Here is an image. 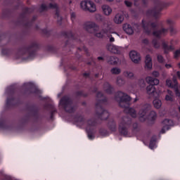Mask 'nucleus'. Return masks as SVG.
Listing matches in <instances>:
<instances>
[{
  "label": "nucleus",
  "mask_w": 180,
  "mask_h": 180,
  "mask_svg": "<svg viewBox=\"0 0 180 180\" xmlns=\"http://www.w3.org/2000/svg\"><path fill=\"white\" fill-rule=\"evenodd\" d=\"M154 6L148 10L146 12L147 16H150V18H154L155 21H146L142 20V27L143 29L146 33V34H153L155 38L152 41V44L155 49H160L161 46L162 42V49L165 54H169L170 51H173L174 48L172 45H168V44L161 39L162 36H165L168 33V30L170 32L171 36L176 34L177 31L175 27H174V20L172 19H167V23L169 26V28L162 27L158 29V20L161 17V12L164 11L166 8L169 6V3H165L161 0H153Z\"/></svg>",
  "instance_id": "nucleus-1"
},
{
  "label": "nucleus",
  "mask_w": 180,
  "mask_h": 180,
  "mask_svg": "<svg viewBox=\"0 0 180 180\" xmlns=\"http://www.w3.org/2000/svg\"><path fill=\"white\" fill-rule=\"evenodd\" d=\"M115 100L118 103L120 108H124V112L130 115L131 117H137V112L132 108H130L131 97L122 91H118L115 94Z\"/></svg>",
  "instance_id": "nucleus-2"
},
{
  "label": "nucleus",
  "mask_w": 180,
  "mask_h": 180,
  "mask_svg": "<svg viewBox=\"0 0 180 180\" xmlns=\"http://www.w3.org/2000/svg\"><path fill=\"white\" fill-rule=\"evenodd\" d=\"M34 12V6L31 8H25L22 9V13L20 14V16L15 22V25H22L25 29H29L34 23V21L37 19V15H34L30 20L29 18V15Z\"/></svg>",
  "instance_id": "nucleus-3"
},
{
  "label": "nucleus",
  "mask_w": 180,
  "mask_h": 180,
  "mask_svg": "<svg viewBox=\"0 0 180 180\" xmlns=\"http://www.w3.org/2000/svg\"><path fill=\"white\" fill-rule=\"evenodd\" d=\"M96 97L98 100L96 103V115L100 120H107L109 117V112L103 109V105H106L108 98L101 91L97 93Z\"/></svg>",
  "instance_id": "nucleus-4"
},
{
  "label": "nucleus",
  "mask_w": 180,
  "mask_h": 180,
  "mask_svg": "<svg viewBox=\"0 0 180 180\" xmlns=\"http://www.w3.org/2000/svg\"><path fill=\"white\" fill-rule=\"evenodd\" d=\"M39 49V44L32 42L30 46H23L18 49V56L24 60H33L36 52Z\"/></svg>",
  "instance_id": "nucleus-5"
},
{
  "label": "nucleus",
  "mask_w": 180,
  "mask_h": 180,
  "mask_svg": "<svg viewBox=\"0 0 180 180\" xmlns=\"http://www.w3.org/2000/svg\"><path fill=\"white\" fill-rule=\"evenodd\" d=\"M27 110L28 114L23 116L20 119V123L22 124H26L30 120V119H33V120H39V117H40V114H39V108L35 105H28L27 107Z\"/></svg>",
  "instance_id": "nucleus-6"
},
{
  "label": "nucleus",
  "mask_w": 180,
  "mask_h": 180,
  "mask_svg": "<svg viewBox=\"0 0 180 180\" xmlns=\"http://www.w3.org/2000/svg\"><path fill=\"white\" fill-rule=\"evenodd\" d=\"M146 82L149 84V85L146 87V92L150 98H158V93L155 89V86L160 84V80L153 77H147Z\"/></svg>",
  "instance_id": "nucleus-7"
},
{
  "label": "nucleus",
  "mask_w": 180,
  "mask_h": 180,
  "mask_svg": "<svg viewBox=\"0 0 180 180\" xmlns=\"http://www.w3.org/2000/svg\"><path fill=\"white\" fill-rule=\"evenodd\" d=\"M60 104L68 113H74L77 109V104L69 96H64L60 101Z\"/></svg>",
  "instance_id": "nucleus-8"
},
{
  "label": "nucleus",
  "mask_w": 180,
  "mask_h": 180,
  "mask_svg": "<svg viewBox=\"0 0 180 180\" xmlns=\"http://www.w3.org/2000/svg\"><path fill=\"white\" fill-rule=\"evenodd\" d=\"M130 126H131V118L128 115L122 117L119 124L120 134L124 137H127Z\"/></svg>",
  "instance_id": "nucleus-9"
},
{
  "label": "nucleus",
  "mask_w": 180,
  "mask_h": 180,
  "mask_svg": "<svg viewBox=\"0 0 180 180\" xmlns=\"http://www.w3.org/2000/svg\"><path fill=\"white\" fill-rule=\"evenodd\" d=\"M6 93L8 95L6 100L7 108H13V106H18V105H20V98L15 96V88L12 86L8 87L6 90Z\"/></svg>",
  "instance_id": "nucleus-10"
},
{
  "label": "nucleus",
  "mask_w": 180,
  "mask_h": 180,
  "mask_svg": "<svg viewBox=\"0 0 180 180\" xmlns=\"http://www.w3.org/2000/svg\"><path fill=\"white\" fill-rule=\"evenodd\" d=\"M97 123L98 122L95 118H91L87 121V127L86 128V131L89 140H94V139H95V130L93 127H95Z\"/></svg>",
  "instance_id": "nucleus-11"
},
{
  "label": "nucleus",
  "mask_w": 180,
  "mask_h": 180,
  "mask_svg": "<svg viewBox=\"0 0 180 180\" xmlns=\"http://www.w3.org/2000/svg\"><path fill=\"white\" fill-rule=\"evenodd\" d=\"M141 109L139 112V120L141 122L146 121V115L148 112V111L151 109V105L148 103H143L141 105Z\"/></svg>",
  "instance_id": "nucleus-12"
},
{
  "label": "nucleus",
  "mask_w": 180,
  "mask_h": 180,
  "mask_svg": "<svg viewBox=\"0 0 180 180\" xmlns=\"http://www.w3.org/2000/svg\"><path fill=\"white\" fill-rule=\"evenodd\" d=\"M80 6L82 9H84L85 11H89V12L93 13L96 11V6H95V4L89 0L82 1L80 4Z\"/></svg>",
  "instance_id": "nucleus-13"
},
{
  "label": "nucleus",
  "mask_w": 180,
  "mask_h": 180,
  "mask_svg": "<svg viewBox=\"0 0 180 180\" xmlns=\"http://www.w3.org/2000/svg\"><path fill=\"white\" fill-rule=\"evenodd\" d=\"M62 34L65 39H68L65 43V47H71L72 40H78V38L75 37V34H73L72 31L63 32Z\"/></svg>",
  "instance_id": "nucleus-14"
},
{
  "label": "nucleus",
  "mask_w": 180,
  "mask_h": 180,
  "mask_svg": "<svg viewBox=\"0 0 180 180\" xmlns=\"http://www.w3.org/2000/svg\"><path fill=\"white\" fill-rule=\"evenodd\" d=\"M49 8L51 9H56L55 18L57 19V23L59 26L63 25V17L60 16V9H58V5L57 4H49Z\"/></svg>",
  "instance_id": "nucleus-15"
},
{
  "label": "nucleus",
  "mask_w": 180,
  "mask_h": 180,
  "mask_svg": "<svg viewBox=\"0 0 180 180\" xmlns=\"http://www.w3.org/2000/svg\"><path fill=\"white\" fill-rule=\"evenodd\" d=\"M84 28L88 33H96L99 30V27L95 22H88L84 25Z\"/></svg>",
  "instance_id": "nucleus-16"
},
{
  "label": "nucleus",
  "mask_w": 180,
  "mask_h": 180,
  "mask_svg": "<svg viewBox=\"0 0 180 180\" xmlns=\"http://www.w3.org/2000/svg\"><path fill=\"white\" fill-rule=\"evenodd\" d=\"M25 95H30L32 94H36L37 95H39V94H41V92L39 89L34 86V85L31 83H28L27 84V90L25 91Z\"/></svg>",
  "instance_id": "nucleus-17"
},
{
  "label": "nucleus",
  "mask_w": 180,
  "mask_h": 180,
  "mask_svg": "<svg viewBox=\"0 0 180 180\" xmlns=\"http://www.w3.org/2000/svg\"><path fill=\"white\" fill-rule=\"evenodd\" d=\"M129 57L131 61H133V63H134L135 64H139V63L141 61V56H140V53H139L136 51H130Z\"/></svg>",
  "instance_id": "nucleus-18"
},
{
  "label": "nucleus",
  "mask_w": 180,
  "mask_h": 180,
  "mask_svg": "<svg viewBox=\"0 0 180 180\" xmlns=\"http://www.w3.org/2000/svg\"><path fill=\"white\" fill-rule=\"evenodd\" d=\"M107 49L108 51H110V53H113V54H120V49H119V47L115 45H107Z\"/></svg>",
  "instance_id": "nucleus-19"
},
{
  "label": "nucleus",
  "mask_w": 180,
  "mask_h": 180,
  "mask_svg": "<svg viewBox=\"0 0 180 180\" xmlns=\"http://www.w3.org/2000/svg\"><path fill=\"white\" fill-rule=\"evenodd\" d=\"M123 30L127 34H133V33H134V30L130 24H124L123 25Z\"/></svg>",
  "instance_id": "nucleus-20"
},
{
  "label": "nucleus",
  "mask_w": 180,
  "mask_h": 180,
  "mask_svg": "<svg viewBox=\"0 0 180 180\" xmlns=\"http://www.w3.org/2000/svg\"><path fill=\"white\" fill-rule=\"evenodd\" d=\"M145 67L148 68V70H151L153 68V59L150 55H147L145 59Z\"/></svg>",
  "instance_id": "nucleus-21"
},
{
  "label": "nucleus",
  "mask_w": 180,
  "mask_h": 180,
  "mask_svg": "<svg viewBox=\"0 0 180 180\" xmlns=\"http://www.w3.org/2000/svg\"><path fill=\"white\" fill-rule=\"evenodd\" d=\"M107 62L111 65H116L119 63V58L116 56H107Z\"/></svg>",
  "instance_id": "nucleus-22"
},
{
  "label": "nucleus",
  "mask_w": 180,
  "mask_h": 180,
  "mask_svg": "<svg viewBox=\"0 0 180 180\" xmlns=\"http://www.w3.org/2000/svg\"><path fill=\"white\" fill-rule=\"evenodd\" d=\"M124 20V15L122 14H117L114 18V22L115 23H117V25H120L123 21Z\"/></svg>",
  "instance_id": "nucleus-23"
},
{
  "label": "nucleus",
  "mask_w": 180,
  "mask_h": 180,
  "mask_svg": "<svg viewBox=\"0 0 180 180\" xmlns=\"http://www.w3.org/2000/svg\"><path fill=\"white\" fill-rule=\"evenodd\" d=\"M103 88L104 91L106 92V94H108V95H110L113 93V87H112V86H110L109 83H104Z\"/></svg>",
  "instance_id": "nucleus-24"
},
{
  "label": "nucleus",
  "mask_w": 180,
  "mask_h": 180,
  "mask_svg": "<svg viewBox=\"0 0 180 180\" xmlns=\"http://www.w3.org/2000/svg\"><path fill=\"white\" fill-rule=\"evenodd\" d=\"M75 122H76V123H81V124H84V123H85V118H84V116L77 114L75 117Z\"/></svg>",
  "instance_id": "nucleus-25"
},
{
  "label": "nucleus",
  "mask_w": 180,
  "mask_h": 180,
  "mask_svg": "<svg viewBox=\"0 0 180 180\" xmlns=\"http://www.w3.org/2000/svg\"><path fill=\"white\" fill-rule=\"evenodd\" d=\"M108 126L111 131H116V122L113 119L109 120Z\"/></svg>",
  "instance_id": "nucleus-26"
},
{
  "label": "nucleus",
  "mask_w": 180,
  "mask_h": 180,
  "mask_svg": "<svg viewBox=\"0 0 180 180\" xmlns=\"http://www.w3.org/2000/svg\"><path fill=\"white\" fill-rule=\"evenodd\" d=\"M169 122H171V120L169 119H165V120H163L162 123L163 124H165V127H164L160 131V133H162V134H164V133H165V129H167V130H169V127H168V124H169Z\"/></svg>",
  "instance_id": "nucleus-27"
},
{
  "label": "nucleus",
  "mask_w": 180,
  "mask_h": 180,
  "mask_svg": "<svg viewBox=\"0 0 180 180\" xmlns=\"http://www.w3.org/2000/svg\"><path fill=\"white\" fill-rule=\"evenodd\" d=\"M154 100L153 101V105L156 109H160L161 108L162 103L161 102V100L157 98H153Z\"/></svg>",
  "instance_id": "nucleus-28"
},
{
  "label": "nucleus",
  "mask_w": 180,
  "mask_h": 180,
  "mask_svg": "<svg viewBox=\"0 0 180 180\" xmlns=\"http://www.w3.org/2000/svg\"><path fill=\"white\" fill-rule=\"evenodd\" d=\"M102 9L105 15H106L107 16L112 13V8H110L109 6H103Z\"/></svg>",
  "instance_id": "nucleus-29"
},
{
  "label": "nucleus",
  "mask_w": 180,
  "mask_h": 180,
  "mask_svg": "<svg viewBox=\"0 0 180 180\" xmlns=\"http://www.w3.org/2000/svg\"><path fill=\"white\" fill-rule=\"evenodd\" d=\"M155 143H157V138L155 136H153L149 143V148H151V150L155 147Z\"/></svg>",
  "instance_id": "nucleus-30"
},
{
  "label": "nucleus",
  "mask_w": 180,
  "mask_h": 180,
  "mask_svg": "<svg viewBox=\"0 0 180 180\" xmlns=\"http://www.w3.org/2000/svg\"><path fill=\"white\" fill-rule=\"evenodd\" d=\"M48 108L51 109V119H53V116H54V113H57V109L53 105H48Z\"/></svg>",
  "instance_id": "nucleus-31"
},
{
  "label": "nucleus",
  "mask_w": 180,
  "mask_h": 180,
  "mask_svg": "<svg viewBox=\"0 0 180 180\" xmlns=\"http://www.w3.org/2000/svg\"><path fill=\"white\" fill-rule=\"evenodd\" d=\"M157 60L159 64H165V58L160 54L157 55Z\"/></svg>",
  "instance_id": "nucleus-32"
},
{
  "label": "nucleus",
  "mask_w": 180,
  "mask_h": 180,
  "mask_svg": "<svg viewBox=\"0 0 180 180\" xmlns=\"http://www.w3.org/2000/svg\"><path fill=\"white\" fill-rule=\"evenodd\" d=\"M132 131L133 133H137L140 131V127H139V124L137 122H134L132 124Z\"/></svg>",
  "instance_id": "nucleus-33"
},
{
  "label": "nucleus",
  "mask_w": 180,
  "mask_h": 180,
  "mask_svg": "<svg viewBox=\"0 0 180 180\" xmlns=\"http://www.w3.org/2000/svg\"><path fill=\"white\" fill-rule=\"evenodd\" d=\"M11 15V10L6 8L4 10H3V13H2V16L3 18H9V16Z\"/></svg>",
  "instance_id": "nucleus-34"
},
{
  "label": "nucleus",
  "mask_w": 180,
  "mask_h": 180,
  "mask_svg": "<svg viewBox=\"0 0 180 180\" xmlns=\"http://www.w3.org/2000/svg\"><path fill=\"white\" fill-rule=\"evenodd\" d=\"M99 134H101V136H103L105 137L106 136H109V131H108V130L105 129V128H101L99 129Z\"/></svg>",
  "instance_id": "nucleus-35"
},
{
  "label": "nucleus",
  "mask_w": 180,
  "mask_h": 180,
  "mask_svg": "<svg viewBox=\"0 0 180 180\" xmlns=\"http://www.w3.org/2000/svg\"><path fill=\"white\" fill-rule=\"evenodd\" d=\"M110 72L115 75H119V74L122 72V70L117 68H112L110 70Z\"/></svg>",
  "instance_id": "nucleus-36"
},
{
  "label": "nucleus",
  "mask_w": 180,
  "mask_h": 180,
  "mask_svg": "<svg viewBox=\"0 0 180 180\" xmlns=\"http://www.w3.org/2000/svg\"><path fill=\"white\" fill-rule=\"evenodd\" d=\"M1 53L4 56H11V54H12V51L9 49H3Z\"/></svg>",
  "instance_id": "nucleus-37"
},
{
  "label": "nucleus",
  "mask_w": 180,
  "mask_h": 180,
  "mask_svg": "<svg viewBox=\"0 0 180 180\" xmlns=\"http://www.w3.org/2000/svg\"><path fill=\"white\" fill-rule=\"evenodd\" d=\"M148 117L150 120L153 121L157 119V113L155 111H150Z\"/></svg>",
  "instance_id": "nucleus-38"
},
{
  "label": "nucleus",
  "mask_w": 180,
  "mask_h": 180,
  "mask_svg": "<svg viewBox=\"0 0 180 180\" xmlns=\"http://www.w3.org/2000/svg\"><path fill=\"white\" fill-rule=\"evenodd\" d=\"M47 9H48L47 6H46V4H43L39 7V13H41L43 12H46V11H47Z\"/></svg>",
  "instance_id": "nucleus-39"
},
{
  "label": "nucleus",
  "mask_w": 180,
  "mask_h": 180,
  "mask_svg": "<svg viewBox=\"0 0 180 180\" xmlns=\"http://www.w3.org/2000/svg\"><path fill=\"white\" fill-rule=\"evenodd\" d=\"M124 79L122 77H117V84L119 86H122V85H124Z\"/></svg>",
  "instance_id": "nucleus-40"
},
{
  "label": "nucleus",
  "mask_w": 180,
  "mask_h": 180,
  "mask_svg": "<svg viewBox=\"0 0 180 180\" xmlns=\"http://www.w3.org/2000/svg\"><path fill=\"white\" fill-rule=\"evenodd\" d=\"M124 77H127V78H130V79H131L134 77V74H133V72H129V71L124 72Z\"/></svg>",
  "instance_id": "nucleus-41"
},
{
  "label": "nucleus",
  "mask_w": 180,
  "mask_h": 180,
  "mask_svg": "<svg viewBox=\"0 0 180 180\" xmlns=\"http://www.w3.org/2000/svg\"><path fill=\"white\" fill-rule=\"evenodd\" d=\"M76 95L77 96H84V98H86V96H88V94L84 93L82 91H77Z\"/></svg>",
  "instance_id": "nucleus-42"
},
{
  "label": "nucleus",
  "mask_w": 180,
  "mask_h": 180,
  "mask_svg": "<svg viewBox=\"0 0 180 180\" xmlns=\"http://www.w3.org/2000/svg\"><path fill=\"white\" fill-rule=\"evenodd\" d=\"M132 29H134V30H137V32H139L141 29L140 25H139L138 23L132 24Z\"/></svg>",
  "instance_id": "nucleus-43"
},
{
  "label": "nucleus",
  "mask_w": 180,
  "mask_h": 180,
  "mask_svg": "<svg viewBox=\"0 0 180 180\" xmlns=\"http://www.w3.org/2000/svg\"><path fill=\"white\" fill-rule=\"evenodd\" d=\"M139 84L141 88H144V86H146V80L143 79H140L139 80Z\"/></svg>",
  "instance_id": "nucleus-44"
},
{
  "label": "nucleus",
  "mask_w": 180,
  "mask_h": 180,
  "mask_svg": "<svg viewBox=\"0 0 180 180\" xmlns=\"http://www.w3.org/2000/svg\"><path fill=\"white\" fill-rule=\"evenodd\" d=\"M166 84L167 85V86H169V88H174V84H172V82L170 79H167L166 80Z\"/></svg>",
  "instance_id": "nucleus-45"
},
{
  "label": "nucleus",
  "mask_w": 180,
  "mask_h": 180,
  "mask_svg": "<svg viewBox=\"0 0 180 180\" xmlns=\"http://www.w3.org/2000/svg\"><path fill=\"white\" fill-rule=\"evenodd\" d=\"M42 34L45 36H49L50 34V31L47 30V29L41 30Z\"/></svg>",
  "instance_id": "nucleus-46"
},
{
  "label": "nucleus",
  "mask_w": 180,
  "mask_h": 180,
  "mask_svg": "<svg viewBox=\"0 0 180 180\" xmlns=\"http://www.w3.org/2000/svg\"><path fill=\"white\" fill-rule=\"evenodd\" d=\"M173 82L174 84V87H178V80H176V77L174 76L173 77Z\"/></svg>",
  "instance_id": "nucleus-47"
},
{
  "label": "nucleus",
  "mask_w": 180,
  "mask_h": 180,
  "mask_svg": "<svg viewBox=\"0 0 180 180\" xmlns=\"http://www.w3.org/2000/svg\"><path fill=\"white\" fill-rule=\"evenodd\" d=\"M175 89V94L176 96H178L179 98H180V91H179V89H178V87H174Z\"/></svg>",
  "instance_id": "nucleus-48"
},
{
  "label": "nucleus",
  "mask_w": 180,
  "mask_h": 180,
  "mask_svg": "<svg viewBox=\"0 0 180 180\" xmlns=\"http://www.w3.org/2000/svg\"><path fill=\"white\" fill-rule=\"evenodd\" d=\"M124 4L126 5V6H127L128 8H131V6L133 5V4L129 1H124Z\"/></svg>",
  "instance_id": "nucleus-49"
},
{
  "label": "nucleus",
  "mask_w": 180,
  "mask_h": 180,
  "mask_svg": "<svg viewBox=\"0 0 180 180\" xmlns=\"http://www.w3.org/2000/svg\"><path fill=\"white\" fill-rule=\"evenodd\" d=\"M95 36H96V37H99V38H101V37H103V34H102V32H95Z\"/></svg>",
  "instance_id": "nucleus-50"
},
{
  "label": "nucleus",
  "mask_w": 180,
  "mask_h": 180,
  "mask_svg": "<svg viewBox=\"0 0 180 180\" xmlns=\"http://www.w3.org/2000/svg\"><path fill=\"white\" fill-rule=\"evenodd\" d=\"M0 128L5 129V121L4 120L0 121Z\"/></svg>",
  "instance_id": "nucleus-51"
},
{
  "label": "nucleus",
  "mask_w": 180,
  "mask_h": 180,
  "mask_svg": "<svg viewBox=\"0 0 180 180\" xmlns=\"http://www.w3.org/2000/svg\"><path fill=\"white\" fill-rule=\"evenodd\" d=\"M165 99H166V101H173L172 97H171V96H169V95H166Z\"/></svg>",
  "instance_id": "nucleus-52"
},
{
  "label": "nucleus",
  "mask_w": 180,
  "mask_h": 180,
  "mask_svg": "<svg viewBox=\"0 0 180 180\" xmlns=\"http://www.w3.org/2000/svg\"><path fill=\"white\" fill-rule=\"evenodd\" d=\"M70 18H71V20H72V22H74V20H75V13H72L70 14Z\"/></svg>",
  "instance_id": "nucleus-53"
},
{
  "label": "nucleus",
  "mask_w": 180,
  "mask_h": 180,
  "mask_svg": "<svg viewBox=\"0 0 180 180\" xmlns=\"http://www.w3.org/2000/svg\"><path fill=\"white\" fill-rule=\"evenodd\" d=\"M153 77L157 78V77H159L160 73L158 72H157V71H155V72H153Z\"/></svg>",
  "instance_id": "nucleus-54"
},
{
  "label": "nucleus",
  "mask_w": 180,
  "mask_h": 180,
  "mask_svg": "<svg viewBox=\"0 0 180 180\" xmlns=\"http://www.w3.org/2000/svg\"><path fill=\"white\" fill-rule=\"evenodd\" d=\"M165 67L166 68H167V69L172 68V64H167V63H166V64L165 65Z\"/></svg>",
  "instance_id": "nucleus-55"
},
{
  "label": "nucleus",
  "mask_w": 180,
  "mask_h": 180,
  "mask_svg": "<svg viewBox=\"0 0 180 180\" xmlns=\"http://www.w3.org/2000/svg\"><path fill=\"white\" fill-rule=\"evenodd\" d=\"M142 43H143V44H148L150 41L147 39H143Z\"/></svg>",
  "instance_id": "nucleus-56"
},
{
  "label": "nucleus",
  "mask_w": 180,
  "mask_h": 180,
  "mask_svg": "<svg viewBox=\"0 0 180 180\" xmlns=\"http://www.w3.org/2000/svg\"><path fill=\"white\" fill-rule=\"evenodd\" d=\"M109 37L110 43H113V41H115V38L112 37V35H110Z\"/></svg>",
  "instance_id": "nucleus-57"
},
{
  "label": "nucleus",
  "mask_w": 180,
  "mask_h": 180,
  "mask_svg": "<svg viewBox=\"0 0 180 180\" xmlns=\"http://www.w3.org/2000/svg\"><path fill=\"white\" fill-rule=\"evenodd\" d=\"M97 60H98V61H105V58H103V57H102V56L98 57V58H97Z\"/></svg>",
  "instance_id": "nucleus-58"
},
{
  "label": "nucleus",
  "mask_w": 180,
  "mask_h": 180,
  "mask_svg": "<svg viewBox=\"0 0 180 180\" xmlns=\"http://www.w3.org/2000/svg\"><path fill=\"white\" fill-rule=\"evenodd\" d=\"M5 38V35L4 34H0V41H2Z\"/></svg>",
  "instance_id": "nucleus-59"
},
{
  "label": "nucleus",
  "mask_w": 180,
  "mask_h": 180,
  "mask_svg": "<svg viewBox=\"0 0 180 180\" xmlns=\"http://www.w3.org/2000/svg\"><path fill=\"white\" fill-rule=\"evenodd\" d=\"M134 5L137 6L139 5V4H137V2H139V0H134Z\"/></svg>",
  "instance_id": "nucleus-60"
},
{
  "label": "nucleus",
  "mask_w": 180,
  "mask_h": 180,
  "mask_svg": "<svg viewBox=\"0 0 180 180\" xmlns=\"http://www.w3.org/2000/svg\"><path fill=\"white\" fill-rule=\"evenodd\" d=\"M143 5H147V0H142Z\"/></svg>",
  "instance_id": "nucleus-61"
},
{
  "label": "nucleus",
  "mask_w": 180,
  "mask_h": 180,
  "mask_svg": "<svg viewBox=\"0 0 180 180\" xmlns=\"http://www.w3.org/2000/svg\"><path fill=\"white\" fill-rule=\"evenodd\" d=\"M176 75H177L178 78H179V79H180V72L179 71H178L176 72Z\"/></svg>",
  "instance_id": "nucleus-62"
},
{
  "label": "nucleus",
  "mask_w": 180,
  "mask_h": 180,
  "mask_svg": "<svg viewBox=\"0 0 180 180\" xmlns=\"http://www.w3.org/2000/svg\"><path fill=\"white\" fill-rule=\"evenodd\" d=\"M84 77H89V73H84L83 74Z\"/></svg>",
  "instance_id": "nucleus-63"
},
{
  "label": "nucleus",
  "mask_w": 180,
  "mask_h": 180,
  "mask_svg": "<svg viewBox=\"0 0 180 180\" xmlns=\"http://www.w3.org/2000/svg\"><path fill=\"white\" fill-rule=\"evenodd\" d=\"M36 30H40V27H39V25L35 26Z\"/></svg>",
  "instance_id": "nucleus-64"
}]
</instances>
